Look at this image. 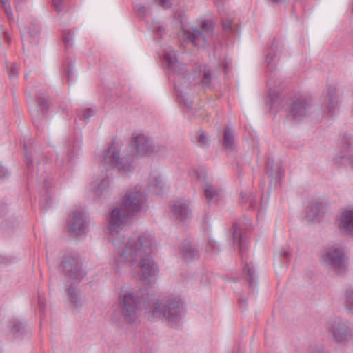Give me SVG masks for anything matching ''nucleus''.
Here are the masks:
<instances>
[{
	"label": "nucleus",
	"instance_id": "nucleus-20",
	"mask_svg": "<svg viewBox=\"0 0 353 353\" xmlns=\"http://www.w3.org/2000/svg\"><path fill=\"white\" fill-rule=\"evenodd\" d=\"M134 191V214L141 212L146 206V196L141 188L136 186Z\"/></svg>",
	"mask_w": 353,
	"mask_h": 353
},
{
	"label": "nucleus",
	"instance_id": "nucleus-16",
	"mask_svg": "<svg viewBox=\"0 0 353 353\" xmlns=\"http://www.w3.org/2000/svg\"><path fill=\"white\" fill-rule=\"evenodd\" d=\"M1 227L5 230L12 229L17 227L19 223V220L13 214H9L8 205L0 201V219Z\"/></svg>",
	"mask_w": 353,
	"mask_h": 353
},
{
	"label": "nucleus",
	"instance_id": "nucleus-55",
	"mask_svg": "<svg viewBox=\"0 0 353 353\" xmlns=\"http://www.w3.org/2000/svg\"><path fill=\"white\" fill-rule=\"evenodd\" d=\"M199 180H202L203 178H205V173L203 170L201 171V175L198 176Z\"/></svg>",
	"mask_w": 353,
	"mask_h": 353
},
{
	"label": "nucleus",
	"instance_id": "nucleus-58",
	"mask_svg": "<svg viewBox=\"0 0 353 353\" xmlns=\"http://www.w3.org/2000/svg\"><path fill=\"white\" fill-rule=\"evenodd\" d=\"M334 161L336 162V163H340V161L338 159L337 157L334 158Z\"/></svg>",
	"mask_w": 353,
	"mask_h": 353
},
{
	"label": "nucleus",
	"instance_id": "nucleus-48",
	"mask_svg": "<svg viewBox=\"0 0 353 353\" xmlns=\"http://www.w3.org/2000/svg\"><path fill=\"white\" fill-rule=\"evenodd\" d=\"M158 3L165 9H168L172 6L170 0H158Z\"/></svg>",
	"mask_w": 353,
	"mask_h": 353
},
{
	"label": "nucleus",
	"instance_id": "nucleus-19",
	"mask_svg": "<svg viewBox=\"0 0 353 353\" xmlns=\"http://www.w3.org/2000/svg\"><path fill=\"white\" fill-rule=\"evenodd\" d=\"M309 104L305 101L294 102L291 108L290 116L294 119H301L307 114Z\"/></svg>",
	"mask_w": 353,
	"mask_h": 353
},
{
	"label": "nucleus",
	"instance_id": "nucleus-15",
	"mask_svg": "<svg viewBox=\"0 0 353 353\" xmlns=\"http://www.w3.org/2000/svg\"><path fill=\"white\" fill-rule=\"evenodd\" d=\"M338 227L344 234L353 235V208L343 210L338 219Z\"/></svg>",
	"mask_w": 353,
	"mask_h": 353
},
{
	"label": "nucleus",
	"instance_id": "nucleus-10",
	"mask_svg": "<svg viewBox=\"0 0 353 353\" xmlns=\"http://www.w3.org/2000/svg\"><path fill=\"white\" fill-rule=\"evenodd\" d=\"M157 251L154 239L149 234L140 236L137 242L134 243V254L136 260L141 258L151 257Z\"/></svg>",
	"mask_w": 353,
	"mask_h": 353
},
{
	"label": "nucleus",
	"instance_id": "nucleus-59",
	"mask_svg": "<svg viewBox=\"0 0 353 353\" xmlns=\"http://www.w3.org/2000/svg\"><path fill=\"white\" fill-rule=\"evenodd\" d=\"M314 353H325L322 350H316L315 352Z\"/></svg>",
	"mask_w": 353,
	"mask_h": 353
},
{
	"label": "nucleus",
	"instance_id": "nucleus-54",
	"mask_svg": "<svg viewBox=\"0 0 353 353\" xmlns=\"http://www.w3.org/2000/svg\"><path fill=\"white\" fill-rule=\"evenodd\" d=\"M272 60V57H271L270 53L269 52L267 55L266 61L268 62V64L270 65L271 61Z\"/></svg>",
	"mask_w": 353,
	"mask_h": 353
},
{
	"label": "nucleus",
	"instance_id": "nucleus-22",
	"mask_svg": "<svg viewBox=\"0 0 353 353\" xmlns=\"http://www.w3.org/2000/svg\"><path fill=\"white\" fill-rule=\"evenodd\" d=\"M149 292L143 291L142 288L137 294L136 299L134 298V308L143 309L148 303L149 301ZM133 312H135V309H133Z\"/></svg>",
	"mask_w": 353,
	"mask_h": 353
},
{
	"label": "nucleus",
	"instance_id": "nucleus-13",
	"mask_svg": "<svg viewBox=\"0 0 353 353\" xmlns=\"http://www.w3.org/2000/svg\"><path fill=\"white\" fill-rule=\"evenodd\" d=\"M154 152L152 140L145 134H139L134 140V157H148Z\"/></svg>",
	"mask_w": 353,
	"mask_h": 353
},
{
	"label": "nucleus",
	"instance_id": "nucleus-43",
	"mask_svg": "<svg viewBox=\"0 0 353 353\" xmlns=\"http://www.w3.org/2000/svg\"><path fill=\"white\" fill-rule=\"evenodd\" d=\"M291 254L286 250H281L279 253L280 260L282 261V263H285L290 258Z\"/></svg>",
	"mask_w": 353,
	"mask_h": 353
},
{
	"label": "nucleus",
	"instance_id": "nucleus-6",
	"mask_svg": "<svg viewBox=\"0 0 353 353\" xmlns=\"http://www.w3.org/2000/svg\"><path fill=\"white\" fill-rule=\"evenodd\" d=\"M139 265L141 272L140 284L143 290L149 292V289L155 283V277L159 272V267L151 257L138 259Z\"/></svg>",
	"mask_w": 353,
	"mask_h": 353
},
{
	"label": "nucleus",
	"instance_id": "nucleus-40",
	"mask_svg": "<svg viewBox=\"0 0 353 353\" xmlns=\"http://www.w3.org/2000/svg\"><path fill=\"white\" fill-rule=\"evenodd\" d=\"M311 212L312 214H307L306 215L308 221H314L316 219L319 212V205H314L311 208Z\"/></svg>",
	"mask_w": 353,
	"mask_h": 353
},
{
	"label": "nucleus",
	"instance_id": "nucleus-23",
	"mask_svg": "<svg viewBox=\"0 0 353 353\" xmlns=\"http://www.w3.org/2000/svg\"><path fill=\"white\" fill-rule=\"evenodd\" d=\"M149 292L143 291L142 288L137 294L136 299L134 298V308L143 309L148 303L149 301ZM133 312H135V309H133Z\"/></svg>",
	"mask_w": 353,
	"mask_h": 353
},
{
	"label": "nucleus",
	"instance_id": "nucleus-61",
	"mask_svg": "<svg viewBox=\"0 0 353 353\" xmlns=\"http://www.w3.org/2000/svg\"><path fill=\"white\" fill-rule=\"evenodd\" d=\"M267 168H268V169H269V168H270V162H268V163L267 165Z\"/></svg>",
	"mask_w": 353,
	"mask_h": 353
},
{
	"label": "nucleus",
	"instance_id": "nucleus-1",
	"mask_svg": "<svg viewBox=\"0 0 353 353\" xmlns=\"http://www.w3.org/2000/svg\"><path fill=\"white\" fill-rule=\"evenodd\" d=\"M131 216H132V192L128 190L121 199L119 206L113 209L108 216V228L113 245L115 247H120L124 244V247L116 258V263L119 268L123 265L132 267V239L129 237L125 242V236L122 233Z\"/></svg>",
	"mask_w": 353,
	"mask_h": 353
},
{
	"label": "nucleus",
	"instance_id": "nucleus-32",
	"mask_svg": "<svg viewBox=\"0 0 353 353\" xmlns=\"http://www.w3.org/2000/svg\"><path fill=\"white\" fill-rule=\"evenodd\" d=\"M164 59L168 63V67L171 69H175L177 65V59L174 50H170L166 52L164 55Z\"/></svg>",
	"mask_w": 353,
	"mask_h": 353
},
{
	"label": "nucleus",
	"instance_id": "nucleus-30",
	"mask_svg": "<svg viewBox=\"0 0 353 353\" xmlns=\"http://www.w3.org/2000/svg\"><path fill=\"white\" fill-rule=\"evenodd\" d=\"M234 146V134L230 129H226L224 133L223 147L226 150H232Z\"/></svg>",
	"mask_w": 353,
	"mask_h": 353
},
{
	"label": "nucleus",
	"instance_id": "nucleus-34",
	"mask_svg": "<svg viewBox=\"0 0 353 353\" xmlns=\"http://www.w3.org/2000/svg\"><path fill=\"white\" fill-rule=\"evenodd\" d=\"M183 256L186 261L198 258V253L190 245H185L183 249Z\"/></svg>",
	"mask_w": 353,
	"mask_h": 353
},
{
	"label": "nucleus",
	"instance_id": "nucleus-2",
	"mask_svg": "<svg viewBox=\"0 0 353 353\" xmlns=\"http://www.w3.org/2000/svg\"><path fill=\"white\" fill-rule=\"evenodd\" d=\"M99 165L105 170L117 168L121 174L129 175L132 168V145L122 148L119 142L111 143L100 155Z\"/></svg>",
	"mask_w": 353,
	"mask_h": 353
},
{
	"label": "nucleus",
	"instance_id": "nucleus-41",
	"mask_svg": "<svg viewBox=\"0 0 353 353\" xmlns=\"http://www.w3.org/2000/svg\"><path fill=\"white\" fill-rule=\"evenodd\" d=\"M18 66L16 63H12V67H8V72L10 79H14L18 76Z\"/></svg>",
	"mask_w": 353,
	"mask_h": 353
},
{
	"label": "nucleus",
	"instance_id": "nucleus-56",
	"mask_svg": "<svg viewBox=\"0 0 353 353\" xmlns=\"http://www.w3.org/2000/svg\"><path fill=\"white\" fill-rule=\"evenodd\" d=\"M39 121V118L37 117V118H33V122L35 125L36 127H38V125H37V123Z\"/></svg>",
	"mask_w": 353,
	"mask_h": 353
},
{
	"label": "nucleus",
	"instance_id": "nucleus-25",
	"mask_svg": "<svg viewBox=\"0 0 353 353\" xmlns=\"http://www.w3.org/2000/svg\"><path fill=\"white\" fill-rule=\"evenodd\" d=\"M40 31L41 26L37 22L32 23L29 26V31L28 34L27 35V40L32 44L38 43Z\"/></svg>",
	"mask_w": 353,
	"mask_h": 353
},
{
	"label": "nucleus",
	"instance_id": "nucleus-42",
	"mask_svg": "<svg viewBox=\"0 0 353 353\" xmlns=\"http://www.w3.org/2000/svg\"><path fill=\"white\" fill-rule=\"evenodd\" d=\"M217 250V245L216 243L213 241H209L206 245V251L210 254H213Z\"/></svg>",
	"mask_w": 353,
	"mask_h": 353
},
{
	"label": "nucleus",
	"instance_id": "nucleus-45",
	"mask_svg": "<svg viewBox=\"0 0 353 353\" xmlns=\"http://www.w3.org/2000/svg\"><path fill=\"white\" fill-rule=\"evenodd\" d=\"M9 174L8 170L0 163V180L8 177Z\"/></svg>",
	"mask_w": 353,
	"mask_h": 353
},
{
	"label": "nucleus",
	"instance_id": "nucleus-5",
	"mask_svg": "<svg viewBox=\"0 0 353 353\" xmlns=\"http://www.w3.org/2000/svg\"><path fill=\"white\" fill-rule=\"evenodd\" d=\"M320 259L323 264L334 270L341 272L346 268V258L341 245H334L325 248Z\"/></svg>",
	"mask_w": 353,
	"mask_h": 353
},
{
	"label": "nucleus",
	"instance_id": "nucleus-31",
	"mask_svg": "<svg viewBox=\"0 0 353 353\" xmlns=\"http://www.w3.org/2000/svg\"><path fill=\"white\" fill-rule=\"evenodd\" d=\"M62 39L66 48L73 46L74 32L70 29L63 30L62 31Z\"/></svg>",
	"mask_w": 353,
	"mask_h": 353
},
{
	"label": "nucleus",
	"instance_id": "nucleus-12",
	"mask_svg": "<svg viewBox=\"0 0 353 353\" xmlns=\"http://www.w3.org/2000/svg\"><path fill=\"white\" fill-rule=\"evenodd\" d=\"M68 225L70 232L76 236H81L86 234L88 227L84 212L79 210L74 211L68 221Z\"/></svg>",
	"mask_w": 353,
	"mask_h": 353
},
{
	"label": "nucleus",
	"instance_id": "nucleus-17",
	"mask_svg": "<svg viewBox=\"0 0 353 353\" xmlns=\"http://www.w3.org/2000/svg\"><path fill=\"white\" fill-rule=\"evenodd\" d=\"M10 332L14 338L23 339L29 336L30 329L26 324L19 320L15 319L9 323Z\"/></svg>",
	"mask_w": 353,
	"mask_h": 353
},
{
	"label": "nucleus",
	"instance_id": "nucleus-33",
	"mask_svg": "<svg viewBox=\"0 0 353 353\" xmlns=\"http://www.w3.org/2000/svg\"><path fill=\"white\" fill-rule=\"evenodd\" d=\"M96 110L89 108L79 110L77 112V114L81 121H84L85 123H88L90 118L94 116L96 114Z\"/></svg>",
	"mask_w": 353,
	"mask_h": 353
},
{
	"label": "nucleus",
	"instance_id": "nucleus-47",
	"mask_svg": "<svg viewBox=\"0 0 353 353\" xmlns=\"http://www.w3.org/2000/svg\"><path fill=\"white\" fill-rule=\"evenodd\" d=\"M39 297V308L41 313H44L46 309L45 301L41 299L40 294H38Z\"/></svg>",
	"mask_w": 353,
	"mask_h": 353
},
{
	"label": "nucleus",
	"instance_id": "nucleus-44",
	"mask_svg": "<svg viewBox=\"0 0 353 353\" xmlns=\"http://www.w3.org/2000/svg\"><path fill=\"white\" fill-rule=\"evenodd\" d=\"M1 3L2 7L4 9L5 12H6V14L8 16L12 15V12L10 5L6 1H3V0H1Z\"/></svg>",
	"mask_w": 353,
	"mask_h": 353
},
{
	"label": "nucleus",
	"instance_id": "nucleus-38",
	"mask_svg": "<svg viewBox=\"0 0 353 353\" xmlns=\"http://www.w3.org/2000/svg\"><path fill=\"white\" fill-rule=\"evenodd\" d=\"M23 147H24L26 163H27V167L28 169L29 174L31 172L33 174V172H34L33 160L32 159H30V157H29V152H28L27 143H25Z\"/></svg>",
	"mask_w": 353,
	"mask_h": 353
},
{
	"label": "nucleus",
	"instance_id": "nucleus-52",
	"mask_svg": "<svg viewBox=\"0 0 353 353\" xmlns=\"http://www.w3.org/2000/svg\"><path fill=\"white\" fill-rule=\"evenodd\" d=\"M73 70L72 68H68L67 70L68 81L70 83L72 80Z\"/></svg>",
	"mask_w": 353,
	"mask_h": 353
},
{
	"label": "nucleus",
	"instance_id": "nucleus-4",
	"mask_svg": "<svg viewBox=\"0 0 353 353\" xmlns=\"http://www.w3.org/2000/svg\"><path fill=\"white\" fill-rule=\"evenodd\" d=\"M181 32L180 37L185 41L190 42L199 48H204L207 43V38L213 32L211 24L203 21L202 23V32L197 28L188 26L181 21Z\"/></svg>",
	"mask_w": 353,
	"mask_h": 353
},
{
	"label": "nucleus",
	"instance_id": "nucleus-50",
	"mask_svg": "<svg viewBox=\"0 0 353 353\" xmlns=\"http://www.w3.org/2000/svg\"><path fill=\"white\" fill-rule=\"evenodd\" d=\"M352 141H353V139L352 137H349L347 138H345L344 139V140H343V148L345 149V150H347L348 148L351 145V144L352 143Z\"/></svg>",
	"mask_w": 353,
	"mask_h": 353
},
{
	"label": "nucleus",
	"instance_id": "nucleus-3",
	"mask_svg": "<svg viewBox=\"0 0 353 353\" xmlns=\"http://www.w3.org/2000/svg\"><path fill=\"white\" fill-rule=\"evenodd\" d=\"M184 314V305L179 300L164 299L153 302L151 310L148 312V319L151 321L164 319L176 324L182 319Z\"/></svg>",
	"mask_w": 353,
	"mask_h": 353
},
{
	"label": "nucleus",
	"instance_id": "nucleus-60",
	"mask_svg": "<svg viewBox=\"0 0 353 353\" xmlns=\"http://www.w3.org/2000/svg\"><path fill=\"white\" fill-rule=\"evenodd\" d=\"M143 10H145V8L144 7H142L141 8L139 9V12H141Z\"/></svg>",
	"mask_w": 353,
	"mask_h": 353
},
{
	"label": "nucleus",
	"instance_id": "nucleus-57",
	"mask_svg": "<svg viewBox=\"0 0 353 353\" xmlns=\"http://www.w3.org/2000/svg\"><path fill=\"white\" fill-rule=\"evenodd\" d=\"M0 32H6L3 26L0 27Z\"/></svg>",
	"mask_w": 353,
	"mask_h": 353
},
{
	"label": "nucleus",
	"instance_id": "nucleus-14",
	"mask_svg": "<svg viewBox=\"0 0 353 353\" xmlns=\"http://www.w3.org/2000/svg\"><path fill=\"white\" fill-rule=\"evenodd\" d=\"M65 294L70 305L73 308L78 310L82 308L85 298L81 294L79 289H77L75 283H70L68 287L65 288Z\"/></svg>",
	"mask_w": 353,
	"mask_h": 353
},
{
	"label": "nucleus",
	"instance_id": "nucleus-46",
	"mask_svg": "<svg viewBox=\"0 0 353 353\" xmlns=\"http://www.w3.org/2000/svg\"><path fill=\"white\" fill-rule=\"evenodd\" d=\"M223 28L224 31H230L232 30V21L231 20H225L223 21Z\"/></svg>",
	"mask_w": 353,
	"mask_h": 353
},
{
	"label": "nucleus",
	"instance_id": "nucleus-29",
	"mask_svg": "<svg viewBox=\"0 0 353 353\" xmlns=\"http://www.w3.org/2000/svg\"><path fill=\"white\" fill-rule=\"evenodd\" d=\"M37 103L41 114L44 115L49 108L48 97L44 93H39L37 94Z\"/></svg>",
	"mask_w": 353,
	"mask_h": 353
},
{
	"label": "nucleus",
	"instance_id": "nucleus-53",
	"mask_svg": "<svg viewBox=\"0 0 353 353\" xmlns=\"http://www.w3.org/2000/svg\"><path fill=\"white\" fill-rule=\"evenodd\" d=\"M60 110H61L63 113L67 114V113H68V110H69V105H65V106H63V105H61L60 106Z\"/></svg>",
	"mask_w": 353,
	"mask_h": 353
},
{
	"label": "nucleus",
	"instance_id": "nucleus-37",
	"mask_svg": "<svg viewBox=\"0 0 353 353\" xmlns=\"http://www.w3.org/2000/svg\"><path fill=\"white\" fill-rule=\"evenodd\" d=\"M243 272L247 275L248 281L250 284L252 285L254 281V271L252 267L246 264L243 268Z\"/></svg>",
	"mask_w": 353,
	"mask_h": 353
},
{
	"label": "nucleus",
	"instance_id": "nucleus-36",
	"mask_svg": "<svg viewBox=\"0 0 353 353\" xmlns=\"http://www.w3.org/2000/svg\"><path fill=\"white\" fill-rule=\"evenodd\" d=\"M338 110V99L336 97L332 96L329 99L327 105V110L330 115L334 114Z\"/></svg>",
	"mask_w": 353,
	"mask_h": 353
},
{
	"label": "nucleus",
	"instance_id": "nucleus-21",
	"mask_svg": "<svg viewBox=\"0 0 353 353\" xmlns=\"http://www.w3.org/2000/svg\"><path fill=\"white\" fill-rule=\"evenodd\" d=\"M164 186L163 179L158 171L152 172L150 175L149 187L155 194L161 193Z\"/></svg>",
	"mask_w": 353,
	"mask_h": 353
},
{
	"label": "nucleus",
	"instance_id": "nucleus-26",
	"mask_svg": "<svg viewBox=\"0 0 353 353\" xmlns=\"http://www.w3.org/2000/svg\"><path fill=\"white\" fill-rule=\"evenodd\" d=\"M233 230L234 241L239 244L240 254L243 256L244 248L245 249L246 248V242L243 238L241 230L236 224L233 225Z\"/></svg>",
	"mask_w": 353,
	"mask_h": 353
},
{
	"label": "nucleus",
	"instance_id": "nucleus-11",
	"mask_svg": "<svg viewBox=\"0 0 353 353\" xmlns=\"http://www.w3.org/2000/svg\"><path fill=\"white\" fill-rule=\"evenodd\" d=\"M119 310L123 319L132 323V292L122 288L119 296Z\"/></svg>",
	"mask_w": 353,
	"mask_h": 353
},
{
	"label": "nucleus",
	"instance_id": "nucleus-35",
	"mask_svg": "<svg viewBox=\"0 0 353 353\" xmlns=\"http://www.w3.org/2000/svg\"><path fill=\"white\" fill-rule=\"evenodd\" d=\"M345 305L348 311L353 314V288H349L345 293Z\"/></svg>",
	"mask_w": 353,
	"mask_h": 353
},
{
	"label": "nucleus",
	"instance_id": "nucleus-18",
	"mask_svg": "<svg viewBox=\"0 0 353 353\" xmlns=\"http://www.w3.org/2000/svg\"><path fill=\"white\" fill-rule=\"evenodd\" d=\"M188 205V202L185 200H179L175 202L172 207V211L176 218L185 220L190 216V212Z\"/></svg>",
	"mask_w": 353,
	"mask_h": 353
},
{
	"label": "nucleus",
	"instance_id": "nucleus-24",
	"mask_svg": "<svg viewBox=\"0 0 353 353\" xmlns=\"http://www.w3.org/2000/svg\"><path fill=\"white\" fill-rule=\"evenodd\" d=\"M204 192L208 202H217L221 197V192L212 185L207 183L204 186Z\"/></svg>",
	"mask_w": 353,
	"mask_h": 353
},
{
	"label": "nucleus",
	"instance_id": "nucleus-9",
	"mask_svg": "<svg viewBox=\"0 0 353 353\" xmlns=\"http://www.w3.org/2000/svg\"><path fill=\"white\" fill-rule=\"evenodd\" d=\"M37 175V183L41 186L39 190L41 196L40 208L42 211L46 212L52 205V199L50 191V180L51 178L48 173H45L42 168L38 170Z\"/></svg>",
	"mask_w": 353,
	"mask_h": 353
},
{
	"label": "nucleus",
	"instance_id": "nucleus-7",
	"mask_svg": "<svg viewBox=\"0 0 353 353\" xmlns=\"http://www.w3.org/2000/svg\"><path fill=\"white\" fill-rule=\"evenodd\" d=\"M61 266L70 283H79L86 275V272L83 268V263L77 257L71 256L63 257Z\"/></svg>",
	"mask_w": 353,
	"mask_h": 353
},
{
	"label": "nucleus",
	"instance_id": "nucleus-39",
	"mask_svg": "<svg viewBox=\"0 0 353 353\" xmlns=\"http://www.w3.org/2000/svg\"><path fill=\"white\" fill-rule=\"evenodd\" d=\"M65 0H52V6L54 9L58 12H66L64 2Z\"/></svg>",
	"mask_w": 353,
	"mask_h": 353
},
{
	"label": "nucleus",
	"instance_id": "nucleus-27",
	"mask_svg": "<svg viewBox=\"0 0 353 353\" xmlns=\"http://www.w3.org/2000/svg\"><path fill=\"white\" fill-rule=\"evenodd\" d=\"M195 83H201L203 86L209 85L211 80V74L208 70H204L203 72H199L196 77H194Z\"/></svg>",
	"mask_w": 353,
	"mask_h": 353
},
{
	"label": "nucleus",
	"instance_id": "nucleus-8",
	"mask_svg": "<svg viewBox=\"0 0 353 353\" xmlns=\"http://www.w3.org/2000/svg\"><path fill=\"white\" fill-rule=\"evenodd\" d=\"M329 332L339 343L353 341V331L347 321L336 319L328 323Z\"/></svg>",
	"mask_w": 353,
	"mask_h": 353
},
{
	"label": "nucleus",
	"instance_id": "nucleus-49",
	"mask_svg": "<svg viewBox=\"0 0 353 353\" xmlns=\"http://www.w3.org/2000/svg\"><path fill=\"white\" fill-rule=\"evenodd\" d=\"M208 141L207 136L204 133H200L198 136V142L201 145H205Z\"/></svg>",
	"mask_w": 353,
	"mask_h": 353
},
{
	"label": "nucleus",
	"instance_id": "nucleus-51",
	"mask_svg": "<svg viewBox=\"0 0 353 353\" xmlns=\"http://www.w3.org/2000/svg\"><path fill=\"white\" fill-rule=\"evenodd\" d=\"M11 263V259L6 256L0 255V264L8 265Z\"/></svg>",
	"mask_w": 353,
	"mask_h": 353
},
{
	"label": "nucleus",
	"instance_id": "nucleus-28",
	"mask_svg": "<svg viewBox=\"0 0 353 353\" xmlns=\"http://www.w3.org/2000/svg\"><path fill=\"white\" fill-rule=\"evenodd\" d=\"M112 179L109 176L103 178L94 189V193L100 196L103 192L106 191L110 186Z\"/></svg>",
	"mask_w": 353,
	"mask_h": 353
}]
</instances>
